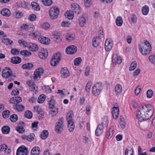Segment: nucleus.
Returning a JSON list of instances; mask_svg holds the SVG:
<instances>
[{
    "instance_id": "1",
    "label": "nucleus",
    "mask_w": 155,
    "mask_h": 155,
    "mask_svg": "<svg viewBox=\"0 0 155 155\" xmlns=\"http://www.w3.org/2000/svg\"><path fill=\"white\" fill-rule=\"evenodd\" d=\"M154 111V107L150 104L141 105L138 111L137 118L140 121L148 120L152 116Z\"/></svg>"
},
{
    "instance_id": "2",
    "label": "nucleus",
    "mask_w": 155,
    "mask_h": 155,
    "mask_svg": "<svg viewBox=\"0 0 155 155\" xmlns=\"http://www.w3.org/2000/svg\"><path fill=\"white\" fill-rule=\"evenodd\" d=\"M139 48L141 54L145 56L149 54L151 49V47L148 41L144 40L143 42L139 44Z\"/></svg>"
},
{
    "instance_id": "3",
    "label": "nucleus",
    "mask_w": 155,
    "mask_h": 155,
    "mask_svg": "<svg viewBox=\"0 0 155 155\" xmlns=\"http://www.w3.org/2000/svg\"><path fill=\"white\" fill-rule=\"evenodd\" d=\"M59 13V9L56 6L51 8L49 10V15L50 18L52 19H56Z\"/></svg>"
},
{
    "instance_id": "4",
    "label": "nucleus",
    "mask_w": 155,
    "mask_h": 155,
    "mask_svg": "<svg viewBox=\"0 0 155 155\" xmlns=\"http://www.w3.org/2000/svg\"><path fill=\"white\" fill-rule=\"evenodd\" d=\"M102 85L100 83H97L93 86L92 88L93 94L95 96L98 95L102 91Z\"/></svg>"
},
{
    "instance_id": "5",
    "label": "nucleus",
    "mask_w": 155,
    "mask_h": 155,
    "mask_svg": "<svg viewBox=\"0 0 155 155\" xmlns=\"http://www.w3.org/2000/svg\"><path fill=\"white\" fill-rule=\"evenodd\" d=\"M64 118H60L55 126V131L58 133H61L63 130Z\"/></svg>"
},
{
    "instance_id": "6",
    "label": "nucleus",
    "mask_w": 155,
    "mask_h": 155,
    "mask_svg": "<svg viewBox=\"0 0 155 155\" xmlns=\"http://www.w3.org/2000/svg\"><path fill=\"white\" fill-rule=\"evenodd\" d=\"M2 76L5 78L9 77H15V76L12 74V71L9 68H5L3 70L2 73Z\"/></svg>"
},
{
    "instance_id": "7",
    "label": "nucleus",
    "mask_w": 155,
    "mask_h": 155,
    "mask_svg": "<svg viewBox=\"0 0 155 155\" xmlns=\"http://www.w3.org/2000/svg\"><path fill=\"white\" fill-rule=\"evenodd\" d=\"M43 69L41 68L37 69L33 74V79L35 80H39L40 78L41 75L43 73Z\"/></svg>"
},
{
    "instance_id": "8",
    "label": "nucleus",
    "mask_w": 155,
    "mask_h": 155,
    "mask_svg": "<svg viewBox=\"0 0 155 155\" xmlns=\"http://www.w3.org/2000/svg\"><path fill=\"white\" fill-rule=\"evenodd\" d=\"M28 149L24 146L19 147L17 150L16 155H27Z\"/></svg>"
},
{
    "instance_id": "9",
    "label": "nucleus",
    "mask_w": 155,
    "mask_h": 155,
    "mask_svg": "<svg viewBox=\"0 0 155 155\" xmlns=\"http://www.w3.org/2000/svg\"><path fill=\"white\" fill-rule=\"evenodd\" d=\"M71 9L73 10L74 12L78 14H79L81 12V7L78 4L75 3H72L71 5Z\"/></svg>"
},
{
    "instance_id": "10",
    "label": "nucleus",
    "mask_w": 155,
    "mask_h": 155,
    "mask_svg": "<svg viewBox=\"0 0 155 155\" xmlns=\"http://www.w3.org/2000/svg\"><path fill=\"white\" fill-rule=\"evenodd\" d=\"M113 46V43L110 39H107L105 41V50L107 51H110L112 48Z\"/></svg>"
},
{
    "instance_id": "11",
    "label": "nucleus",
    "mask_w": 155,
    "mask_h": 155,
    "mask_svg": "<svg viewBox=\"0 0 155 155\" xmlns=\"http://www.w3.org/2000/svg\"><path fill=\"white\" fill-rule=\"evenodd\" d=\"M77 51L76 47L74 45H71L67 48L66 51L67 53L69 54H71L76 53Z\"/></svg>"
},
{
    "instance_id": "12",
    "label": "nucleus",
    "mask_w": 155,
    "mask_h": 155,
    "mask_svg": "<svg viewBox=\"0 0 155 155\" xmlns=\"http://www.w3.org/2000/svg\"><path fill=\"white\" fill-rule=\"evenodd\" d=\"M38 56L39 58L42 59H46L48 55V52L46 49H43L40 52H38Z\"/></svg>"
},
{
    "instance_id": "13",
    "label": "nucleus",
    "mask_w": 155,
    "mask_h": 155,
    "mask_svg": "<svg viewBox=\"0 0 155 155\" xmlns=\"http://www.w3.org/2000/svg\"><path fill=\"white\" fill-rule=\"evenodd\" d=\"M122 62L120 57L118 56L116 54H114L112 56V62L115 64H120Z\"/></svg>"
},
{
    "instance_id": "14",
    "label": "nucleus",
    "mask_w": 155,
    "mask_h": 155,
    "mask_svg": "<svg viewBox=\"0 0 155 155\" xmlns=\"http://www.w3.org/2000/svg\"><path fill=\"white\" fill-rule=\"evenodd\" d=\"M52 38L54 40L57 42H60L61 39L60 37V34L57 31H54L52 33Z\"/></svg>"
},
{
    "instance_id": "15",
    "label": "nucleus",
    "mask_w": 155,
    "mask_h": 155,
    "mask_svg": "<svg viewBox=\"0 0 155 155\" xmlns=\"http://www.w3.org/2000/svg\"><path fill=\"white\" fill-rule=\"evenodd\" d=\"M78 21L80 26L81 27H83L86 23L87 19L82 15L79 17Z\"/></svg>"
},
{
    "instance_id": "16",
    "label": "nucleus",
    "mask_w": 155,
    "mask_h": 155,
    "mask_svg": "<svg viewBox=\"0 0 155 155\" xmlns=\"http://www.w3.org/2000/svg\"><path fill=\"white\" fill-rule=\"evenodd\" d=\"M38 40L41 43L45 45H48L50 42L49 39L43 36L40 37L38 39Z\"/></svg>"
},
{
    "instance_id": "17",
    "label": "nucleus",
    "mask_w": 155,
    "mask_h": 155,
    "mask_svg": "<svg viewBox=\"0 0 155 155\" xmlns=\"http://www.w3.org/2000/svg\"><path fill=\"white\" fill-rule=\"evenodd\" d=\"M61 75L63 78H66L68 77L70 73L67 68H63L61 69Z\"/></svg>"
},
{
    "instance_id": "18",
    "label": "nucleus",
    "mask_w": 155,
    "mask_h": 155,
    "mask_svg": "<svg viewBox=\"0 0 155 155\" xmlns=\"http://www.w3.org/2000/svg\"><path fill=\"white\" fill-rule=\"evenodd\" d=\"M114 91L116 95H120L122 91V86L119 84H117L114 87Z\"/></svg>"
},
{
    "instance_id": "19",
    "label": "nucleus",
    "mask_w": 155,
    "mask_h": 155,
    "mask_svg": "<svg viewBox=\"0 0 155 155\" xmlns=\"http://www.w3.org/2000/svg\"><path fill=\"white\" fill-rule=\"evenodd\" d=\"M28 49L32 51H36L38 49V46L36 44L31 43L28 45Z\"/></svg>"
},
{
    "instance_id": "20",
    "label": "nucleus",
    "mask_w": 155,
    "mask_h": 155,
    "mask_svg": "<svg viewBox=\"0 0 155 155\" xmlns=\"http://www.w3.org/2000/svg\"><path fill=\"white\" fill-rule=\"evenodd\" d=\"M40 152V148L38 147H35L31 149V155H39Z\"/></svg>"
},
{
    "instance_id": "21",
    "label": "nucleus",
    "mask_w": 155,
    "mask_h": 155,
    "mask_svg": "<svg viewBox=\"0 0 155 155\" xmlns=\"http://www.w3.org/2000/svg\"><path fill=\"white\" fill-rule=\"evenodd\" d=\"M1 14L4 16L9 17L11 15L10 10L8 8H4L1 11Z\"/></svg>"
},
{
    "instance_id": "22",
    "label": "nucleus",
    "mask_w": 155,
    "mask_h": 155,
    "mask_svg": "<svg viewBox=\"0 0 155 155\" xmlns=\"http://www.w3.org/2000/svg\"><path fill=\"white\" fill-rule=\"evenodd\" d=\"M14 108L18 112H21L25 110L24 106L21 104H15L13 106Z\"/></svg>"
},
{
    "instance_id": "23",
    "label": "nucleus",
    "mask_w": 155,
    "mask_h": 155,
    "mask_svg": "<svg viewBox=\"0 0 155 155\" xmlns=\"http://www.w3.org/2000/svg\"><path fill=\"white\" fill-rule=\"evenodd\" d=\"M68 127L70 132H73L75 128L74 120L68 121Z\"/></svg>"
},
{
    "instance_id": "24",
    "label": "nucleus",
    "mask_w": 155,
    "mask_h": 155,
    "mask_svg": "<svg viewBox=\"0 0 155 155\" xmlns=\"http://www.w3.org/2000/svg\"><path fill=\"white\" fill-rule=\"evenodd\" d=\"M0 150L4 151L7 153H8L11 152V150L8 149L7 145L5 144H2L0 146Z\"/></svg>"
},
{
    "instance_id": "25",
    "label": "nucleus",
    "mask_w": 155,
    "mask_h": 155,
    "mask_svg": "<svg viewBox=\"0 0 155 155\" xmlns=\"http://www.w3.org/2000/svg\"><path fill=\"white\" fill-rule=\"evenodd\" d=\"M21 29L24 30H29L31 28L32 31L34 30L35 29V27L34 25H32L29 27L28 25L27 24H23L21 26Z\"/></svg>"
},
{
    "instance_id": "26",
    "label": "nucleus",
    "mask_w": 155,
    "mask_h": 155,
    "mask_svg": "<svg viewBox=\"0 0 155 155\" xmlns=\"http://www.w3.org/2000/svg\"><path fill=\"white\" fill-rule=\"evenodd\" d=\"M114 129L113 126L110 127L107 133V138L109 139L112 137L114 133Z\"/></svg>"
},
{
    "instance_id": "27",
    "label": "nucleus",
    "mask_w": 155,
    "mask_h": 155,
    "mask_svg": "<svg viewBox=\"0 0 155 155\" xmlns=\"http://www.w3.org/2000/svg\"><path fill=\"white\" fill-rule=\"evenodd\" d=\"M11 61L14 64H18L21 61V59L20 57L15 56L12 58Z\"/></svg>"
},
{
    "instance_id": "28",
    "label": "nucleus",
    "mask_w": 155,
    "mask_h": 155,
    "mask_svg": "<svg viewBox=\"0 0 155 155\" xmlns=\"http://www.w3.org/2000/svg\"><path fill=\"white\" fill-rule=\"evenodd\" d=\"M29 35L30 36L33 38H37L39 37H40L41 34L40 31H35L32 33L29 34Z\"/></svg>"
},
{
    "instance_id": "29",
    "label": "nucleus",
    "mask_w": 155,
    "mask_h": 155,
    "mask_svg": "<svg viewBox=\"0 0 155 155\" xmlns=\"http://www.w3.org/2000/svg\"><path fill=\"white\" fill-rule=\"evenodd\" d=\"M134 153L132 148L128 147L127 148L125 151V155H133Z\"/></svg>"
},
{
    "instance_id": "30",
    "label": "nucleus",
    "mask_w": 155,
    "mask_h": 155,
    "mask_svg": "<svg viewBox=\"0 0 155 155\" xmlns=\"http://www.w3.org/2000/svg\"><path fill=\"white\" fill-rule=\"evenodd\" d=\"M99 38L98 37H94L92 40V45L94 47H97L99 44Z\"/></svg>"
},
{
    "instance_id": "31",
    "label": "nucleus",
    "mask_w": 155,
    "mask_h": 155,
    "mask_svg": "<svg viewBox=\"0 0 155 155\" xmlns=\"http://www.w3.org/2000/svg\"><path fill=\"white\" fill-rule=\"evenodd\" d=\"M2 42L6 45H11L13 44V41L8 38L3 39Z\"/></svg>"
},
{
    "instance_id": "32",
    "label": "nucleus",
    "mask_w": 155,
    "mask_h": 155,
    "mask_svg": "<svg viewBox=\"0 0 155 155\" xmlns=\"http://www.w3.org/2000/svg\"><path fill=\"white\" fill-rule=\"evenodd\" d=\"M73 115V112L72 111H70L68 113L66 117L67 121L74 120L72 119Z\"/></svg>"
},
{
    "instance_id": "33",
    "label": "nucleus",
    "mask_w": 155,
    "mask_h": 155,
    "mask_svg": "<svg viewBox=\"0 0 155 155\" xmlns=\"http://www.w3.org/2000/svg\"><path fill=\"white\" fill-rule=\"evenodd\" d=\"M31 5L32 8L35 10L37 11H39L40 10V6L37 2H33L31 3Z\"/></svg>"
},
{
    "instance_id": "34",
    "label": "nucleus",
    "mask_w": 155,
    "mask_h": 155,
    "mask_svg": "<svg viewBox=\"0 0 155 155\" xmlns=\"http://www.w3.org/2000/svg\"><path fill=\"white\" fill-rule=\"evenodd\" d=\"M65 15L69 19H72L74 17V13L71 11H67L66 12Z\"/></svg>"
},
{
    "instance_id": "35",
    "label": "nucleus",
    "mask_w": 155,
    "mask_h": 155,
    "mask_svg": "<svg viewBox=\"0 0 155 155\" xmlns=\"http://www.w3.org/2000/svg\"><path fill=\"white\" fill-rule=\"evenodd\" d=\"M103 130L102 129V127L100 126H98L95 131V135L98 136L100 135L102 133Z\"/></svg>"
},
{
    "instance_id": "36",
    "label": "nucleus",
    "mask_w": 155,
    "mask_h": 155,
    "mask_svg": "<svg viewBox=\"0 0 155 155\" xmlns=\"http://www.w3.org/2000/svg\"><path fill=\"white\" fill-rule=\"evenodd\" d=\"M48 130H43L41 133V137L42 139H45L48 137Z\"/></svg>"
},
{
    "instance_id": "37",
    "label": "nucleus",
    "mask_w": 155,
    "mask_h": 155,
    "mask_svg": "<svg viewBox=\"0 0 155 155\" xmlns=\"http://www.w3.org/2000/svg\"><path fill=\"white\" fill-rule=\"evenodd\" d=\"M23 13L20 11H17L15 12L13 14L14 16L17 18H19L23 16Z\"/></svg>"
},
{
    "instance_id": "38",
    "label": "nucleus",
    "mask_w": 155,
    "mask_h": 155,
    "mask_svg": "<svg viewBox=\"0 0 155 155\" xmlns=\"http://www.w3.org/2000/svg\"><path fill=\"white\" fill-rule=\"evenodd\" d=\"M108 124V122L107 121V119L105 118V120H103L101 124H99L98 126H100L101 127H102V129L104 130V128L107 127Z\"/></svg>"
},
{
    "instance_id": "39",
    "label": "nucleus",
    "mask_w": 155,
    "mask_h": 155,
    "mask_svg": "<svg viewBox=\"0 0 155 155\" xmlns=\"http://www.w3.org/2000/svg\"><path fill=\"white\" fill-rule=\"evenodd\" d=\"M120 126L122 128L124 129L126 127V124L124 118L122 116H120Z\"/></svg>"
},
{
    "instance_id": "40",
    "label": "nucleus",
    "mask_w": 155,
    "mask_h": 155,
    "mask_svg": "<svg viewBox=\"0 0 155 155\" xmlns=\"http://www.w3.org/2000/svg\"><path fill=\"white\" fill-rule=\"evenodd\" d=\"M18 43L20 45L24 47H27L28 46V43L23 39H20L18 41Z\"/></svg>"
},
{
    "instance_id": "41",
    "label": "nucleus",
    "mask_w": 155,
    "mask_h": 155,
    "mask_svg": "<svg viewBox=\"0 0 155 155\" xmlns=\"http://www.w3.org/2000/svg\"><path fill=\"white\" fill-rule=\"evenodd\" d=\"M46 98V96L42 94L39 96L38 100V102L39 103H42L45 101Z\"/></svg>"
},
{
    "instance_id": "42",
    "label": "nucleus",
    "mask_w": 155,
    "mask_h": 155,
    "mask_svg": "<svg viewBox=\"0 0 155 155\" xmlns=\"http://www.w3.org/2000/svg\"><path fill=\"white\" fill-rule=\"evenodd\" d=\"M116 25L119 26H121L123 23V20L122 18L120 16H118L116 20Z\"/></svg>"
},
{
    "instance_id": "43",
    "label": "nucleus",
    "mask_w": 155,
    "mask_h": 155,
    "mask_svg": "<svg viewBox=\"0 0 155 155\" xmlns=\"http://www.w3.org/2000/svg\"><path fill=\"white\" fill-rule=\"evenodd\" d=\"M58 108H53L49 112L50 115L53 117L55 116L58 113Z\"/></svg>"
},
{
    "instance_id": "44",
    "label": "nucleus",
    "mask_w": 155,
    "mask_h": 155,
    "mask_svg": "<svg viewBox=\"0 0 155 155\" xmlns=\"http://www.w3.org/2000/svg\"><path fill=\"white\" fill-rule=\"evenodd\" d=\"M2 130L3 134H7L10 132V128L8 126H5L2 127Z\"/></svg>"
},
{
    "instance_id": "45",
    "label": "nucleus",
    "mask_w": 155,
    "mask_h": 155,
    "mask_svg": "<svg viewBox=\"0 0 155 155\" xmlns=\"http://www.w3.org/2000/svg\"><path fill=\"white\" fill-rule=\"evenodd\" d=\"M65 38L68 41H71L75 39V37L74 35L68 34L66 36Z\"/></svg>"
},
{
    "instance_id": "46",
    "label": "nucleus",
    "mask_w": 155,
    "mask_h": 155,
    "mask_svg": "<svg viewBox=\"0 0 155 155\" xmlns=\"http://www.w3.org/2000/svg\"><path fill=\"white\" fill-rule=\"evenodd\" d=\"M33 66V65L32 64L30 63H28L27 64H24L22 65V68L25 69H29Z\"/></svg>"
},
{
    "instance_id": "47",
    "label": "nucleus",
    "mask_w": 155,
    "mask_h": 155,
    "mask_svg": "<svg viewBox=\"0 0 155 155\" xmlns=\"http://www.w3.org/2000/svg\"><path fill=\"white\" fill-rule=\"evenodd\" d=\"M20 54L22 55H24L25 57L29 56L31 54V53L30 51L26 50L21 51L20 52Z\"/></svg>"
},
{
    "instance_id": "48",
    "label": "nucleus",
    "mask_w": 155,
    "mask_h": 155,
    "mask_svg": "<svg viewBox=\"0 0 155 155\" xmlns=\"http://www.w3.org/2000/svg\"><path fill=\"white\" fill-rule=\"evenodd\" d=\"M149 8L148 6L146 5L143 7L142 9V12L144 15H147L149 12Z\"/></svg>"
},
{
    "instance_id": "49",
    "label": "nucleus",
    "mask_w": 155,
    "mask_h": 155,
    "mask_svg": "<svg viewBox=\"0 0 155 155\" xmlns=\"http://www.w3.org/2000/svg\"><path fill=\"white\" fill-rule=\"evenodd\" d=\"M137 65V63L136 61H134L131 64L129 67V70L131 71L134 70L136 67Z\"/></svg>"
},
{
    "instance_id": "50",
    "label": "nucleus",
    "mask_w": 155,
    "mask_h": 155,
    "mask_svg": "<svg viewBox=\"0 0 155 155\" xmlns=\"http://www.w3.org/2000/svg\"><path fill=\"white\" fill-rule=\"evenodd\" d=\"M84 3L86 8H89L92 4V0H84Z\"/></svg>"
},
{
    "instance_id": "51",
    "label": "nucleus",
    "mask_w": 155,
    "mask_h": 155,
    "mask_svg": "<svg viewBox=\"0 0 155 155\" xmlns=\"http://www.w3.org/2000/svg\"><path fill=\"white\" fill-rule=\"evenodd\" d=\"M52 58L56 59L57 61H60L61 59V54L60 53L58 52L54 54L52 56Z\"/></svg>"
},
{
    "instance_id": "52",
    "label": "nucleus",
    "mask_w": 155,
    "mask_h": 155,
    "mask_svg": "<svg viewBox=\"0 0 155 155\" xmlns=\"http://www.w3.org/2000/svg\"><path fill=\"white\" fill-rule=\"evenodd\" d=\"M92 84V82L91 81H89L86 86L85 89L87 91L89 92L91 89Z\"/></svg>"
},
{
    "instance_id": "53",
    "label": "nucleus",
    "mask_w": 155,
    "mask_h": 155,
    "mask_svg": "<svg viewBox=\"0 0 155 155\" xmlns=\"http://www.w3.org/2000/svg\"><path fill=\"white\" fill-rule=\"evenodd\" d=\"M50 27V25L48 22L44 23L41 25V27L45 30H47Z\"/></svg>"
},
{
    "instance_id": "54",
    "label": "nucleus",
    "mask_w": 155,
    "mask_h": 155,
    "mask_svg": "<svg viewBox=\"0 0 155 155\" xmlns=\"http://www.w3.org/2000/svg\"><path fill=\"white\" fill-rule=\"evenodd\" d=\"M16 130L20 133H23L25 131V129L24 127L21 126L17 127L16 128Z\"/></svg>"
},
{
    "instance_id": "55",
    "label": "nucleus",
    "mask_w": 155,
    "mask_h": 155,
    "mask_svg": "<svg viewBox=\"0 0 155 155\" xmlns=\"http://www.w3.org/2000/svg\"><path fill=\"white\" fill-rule=\"evenodd\" d=\"M42 2L43 4L46 6H50L52 3V0H43Z\"/></svg>"
},
{
    "instance_id": "56",
    "label": "nucleus",
    "mask_w": 155,
    "mask_h": 155,
    "mask_svg": "<svg viewBox=\"0 0 155 155\" xmlns=\"http://www.w3.org/2000/svg\"><path fill=\"white\" fill-rule=\"evenodd\" d=\"M82 59L81 58H78L74 60V64L76 66L79 65L81 63Z\"/></svg>"
},
{
    "instance_id": "57",
    "label": "nucleus",
    "mask_w": 155,
    "mask_h": 155,
    "mask_svg": "<svg viewBox=\"0 0 155 155\" xmlns=\"http://www.w3.org/2000/svg\"><path fill=\"white\" fill-rule=\"evenodd\" d=\"M36 18V15L33 14H31L28 17V20L30 21H34Z\"/></svg>"
},
{
    "instance_id": "58",
    "label": "nucleus",
    "mask_w": 155,
    "mask_h": 155,
    "mask_svg": "<svg viewBox=\"0 0 155 155\" xmlns=\"http://www.w3.org/2000/svg\"><path fill=\"white\" fill-rule=\"evenodd\" d=\"M61 25L63 27H69L71 25V23L66 21H63L61 23Z\"/></svg>"
},
{
    "instance_id": "59",
    "label": "nucleus",
    "mask_w": 155,
    "mask_h": 155,
    "mask_svg": "<svg viewBox=\"0 0 155 155\" xmlns=\"http://www.w3.org/2000/svg\"><path fill=\"white\" fill-rule=\"evenodd\" d=\"M10 111L8 110H4L2 113V115L4 118L8 117L9 115Z\"/></svg>"
},
{
    "instance_id": "60",
    "label": "nucleus",
    "mask_w": 155,
    "mask_h": 155,
    "mask_svg": "<svg viewBox=\"0 0 155 155\" xmlns=\"http://www.w3.org/2000/svg\"><path fill=\"white\" fill-rule=\"evenodd\" d=\"M149 59L150 61L153 64L155 65V55H151L149 56Z\"/></svg>"
},
{
    "instance_id": "61",
    "label": "nucleus",
    "mask_w": 155,
    "mask_h": 155,
    "mask_svg": "<svg viewBox=\"0 0 155 155\" xmlns=\"http://www.w3.org/2000/svg\"><path fill=\"white\" fill-rule=\"evenodd\" d=\"M56 60L52 58L51 60V64L52 66H55L58 63L59 61Z\"/></svg>"
},
{
    "instance_id": "62",
    "label": "nucleus",
    "mask_w": 155,
    "mask_h": 155,
    "mask_svg": "<svg viewBox=\"0 0 155 155\" xmlns=\"http://www.w3.org/2000/svg\"><path fill=\"white\" fill-rule=\"evenodd\" d=\"M10 119L11 121L15 122L18 119V116L16 114H13L11 116Z\"/></svg>"
},
{
    "instance_id": "63",
    "label": "nucleus",
    "mask_w": 155,
    "mask_h": 155,
    "mask_svg": "<svg viewBox=\"0 0 155 155\" xmlns=\"http://www.w3.org/2000/svg\"><path fill=\"white\" fill-rule=\"evenodd\" d=\"M44 91L47 93H51V89L49 86H44L43 88Z\"/></svg>"
},
{
    "instance_id": "64",
    "label": "nucleus",
    "mask_w": 155,
    "mask_h": 155,
    "mask_svg": "<svg viewBox=\"0 0 155 155\" xmlns=\"http://www.w3.org/2000/svg\"><path fill=\"white\" fill-rule=\"evenodd\" d=\"M25 115L26 117L28 119H31L32 117V112L29 110L25 112Z\"/></svg>"
}]
</instances>
